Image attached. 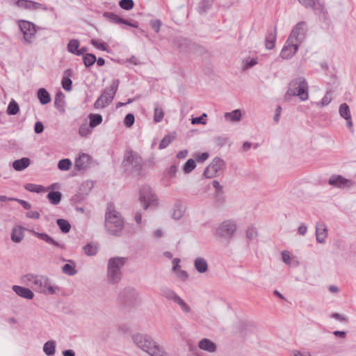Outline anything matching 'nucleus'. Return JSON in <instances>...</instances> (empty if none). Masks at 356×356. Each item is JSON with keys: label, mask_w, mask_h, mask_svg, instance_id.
<instances>
[{"label": "nucleus", "mask_w": 356, "mask_h": 356, "mask_svg": "<svg viewBox=\"0 0 356 356\" xmlns=\"http://www.w3.org/2000/svg\"><path fill=\"white\" fill-rule=\"evenodd\" d=\"M106 230L111 235L120 236L124 228V222L113 205H109L105 214Z\"/></svg>", "instance_id": "1"}, {"label": "nucleus", "mask_w": 356, "mask_h": 356, "mask_svg": "<svg viewBox=\"0 0 356 356\" xmlns=\"http://www.w3.org/2000/svg\"><path fill=\"white\" fill-rule=\"evenodd\" d=\"M309 86L307 80L303 76H297L293 79L288 85L287 91L284 98L297 96L301 101H306L309 98Z\"/></svg>", "instance_id": "2"}, {"label": "nucleus", "mask_w": 356, "mask_h": 356, "mask_svg": "<svg viewBox=\"0 0 356 356\" xmlns=\"http://www.w3.org/2000/svg\"><path fill=\"white\" fill-rule=\"evenodd\" d=\"M127 258L122 257H111L108 261L107 280L109 284H115L122 279V268L127 262Z\"/></svg>", "instance_id": "3"}, {"label": "nucleus", "mask_w": 356, "mask_h": 356, "mask_svg": "<svg viewBox=\"0 0 356 356\" xmlns=\"http://www.w3.org/2000/svg\"><path fill=\"white\" fill-rule=\"evenodd\" d=\"M33 290L38 293L54 294L55 289L51 284L49 279L42 275L28 274L25 276Z\"/></svg>", "instance_id": "4"}, {"label": "nucleus", "mask_w": 356, "mask_h": 356, "mask_svg": "<svg viewBox=\"0 0 356 356\" xmlns=\"http://www.w3.org/2000/svg\"><path fill=\"white\" fill-rule=\"evenodd\" d=\"M118 300L120 304L127 308H132L141 303L138 291L131 286L124 287L118 294Z\"/></svg>", "instance_id": "5"}, {"label": "nucleus", "mask_w": 356, "mask_h": 356, "mask_svg": "<svg viewBox=\"0 0 356 356\" xmlns=\"http://www.w3.org/2000/svg\"><path fill=\"white\" fill-rule=\"evenodd\" d=\"M122 165L127 171L139 174L143 166V160L137 152L128 150L124 154Z\"/></svg>", "instance_id": "6"}, {"label": "nucleus", "mask_w": 356, "mask_h": 356, "mask_svg": "<svg viewBox=\"0 0 356 356\" xmlns=\"http://www.w3.org/2000/svg\"><path fill=\"white\" fill-rule=\"evenodd\" d=\"M119 80L114 79L112 84L106 88L94 104L95 108H104L112 102L119 86Z\"/></svg>", "instance_id": "7"}, {"label": "nucleus", "mask_w": 356, "mask_h": 356, "mask_svg": "<svg viewBox=\"0 0 356 356\" xmlns=\"http://www.w3.org/2000/svg\"><path fill=\"white\" fill-rule=\"evenodd\" d=\"M134 343L149 355L159 347V345L147 334H136L132 337Z\"/></svg>", "instance_id": "8"}, {"label": "nucleus", "mask_w": 356, "mask_h": 356, "mask_svg": "<svg viewBox=\"0 0 356 356\" xmlns=\"http://www.w3.org/2000/svg\"><path fill=\"white\" fill-rule=\"evenodd\" d=\"M236 230V225L235 222L227 220L219 225L216 230V235L218 237L229 239L231 238Z\"/></svg>", "instance_id": "9"}, {"label": "nucleus", "mask_w": 356, "mask_h": 356, "mask_svg": "<svg viewBox=\"0 0 356 356\" xmlns=\"http://www.w3.org/2000/svg\"><path fill=\"white\" fill-rule=\"evenodd\" d=\"M139 200L145 210L150 206H156L157 199L156 195L152 193V189L148 186H143L140 188Z\"/></svg>", "instance_id": "10"}, {"label": "nucleus", "mask_w": 356, "mask_h": 356, "mask_svg": "<svg viewBox=\"0 0 356 356\" xmlns=\"http://www.w3.org/2000/svg\"><path fill=\"white\" fill-rule=\"evenodd\" d=\"M19 27L23 33L24 42L27 44L32 43L37 32L35 25L29 21L20 20L19 22Z\"/></svg>", "instance_id": "11"}, {"label": "nucleus", "mask_w": 356, "mask_h": 356, "mask_svg": "<svg viewBox=\"0 0 356 356\" xmlns=\"http://www.w3.org/2000/svg\"><path fill=\"white\" fill-rule=\"evenodd\" d=\"M226 166L224 160L219 157H215L212 162L205 168L204 175L207 178H211L222 172Z\"/></svg>", "instance_id": "12"}, {"label": "nucleus", "mask_w": 356, "mask_h": 356, "mask_svg": "<svg viewBox=\"0 0 356 356\" xmlns=\"http://www.w3.org/2000/svg\"><path fill=\"white\" fill-rule=\"evenodd\" d=\"M305 33L306 23L300 22L294 26L289 38H290V40H293L300 44L303 41Z\"/></svg>", "instance_id": "13"}, {"label": "nucleus", "mask_w": 356, "mask_h": 356, "mask_svg": "<svg viewBox=\"0 0 356 356\" xmlns=\"http://www.w3.org/2000/svg\"><path fill=\"white\" fill-rule=\"evenodd\" d=\"M298 46V43L293 40H290V38H288L281 51L280 56L284 59L291 58L296 53Z\"/></svg>", "instance_id": "14"}, {"label": "nucleus", "mask_w": 356, "mask_h": 356, "mask_svg": "<svg viewBox=\"0 0 356 356\" xmlns=\"http://www.w3.org/2000/svg\"><path fill=\"white\" fill-rule=\"evenodd\" d=\"M330 185L341 188H350L353 187L355 182L350 179H346L341 175H332L329 179Z\"/></svg>", "instance_id": "15"}, {"label": "nucleus", "mask_w": 356, "mask_h": 356, "mask_svg": "<svg viewBox=\"0 0 356 356\" xmlns=\"http://www.w3.org/2000/svg\"><path fill=\"white\" fill-rule=\"evenodd\" d=\"M15 4L17 7L26 9L29 10H47L49 8L44 4L40 3L38 2L30 1V0H17L15 2Z\"/></svg>", "instance_id": "16"}, {"label": "nucleus", "mask_w": 356, "mask_h": 356, "mask_svg": "<svg viewBox=\"0 0 356 356\" xmlns=\"http://www.w3.org/2000/svg\"><path fill=\"white\" fill-rule=\"evenodd\" d=\"M298 1L305 8H313L316 14L324 13L323 5L319 0H298Z\"/></svg>", "instance_id": "17"}, {"label": "nucleus", "mask_w": 356, "mask_h": 356, "mask_svg": "<svg viewBox=\"0 0 356 356\" xmlns=\"http://www.w3.org/2000/svg\"><path fill=\"white\" fill-rule=\"evenodd\" d=\"M103 16L109 20L110 22L114 23V24H123L127 26H130L134 28H137L138 25L135 24H132L131 22H129L128 20L124 19L121 18L120 16L116 15L114 13L111 12H105L103 15Z\"/></svg>", "instance_id": "18"}, {"label": "nucleus", "mask_w": 356, "mask_h": 356, "mask_svg": "<svg viewBox=\"0 0 356 356\" xmlns=\"http://www.w3.org/2000/svg\"><path fill=\"white\" fill-rule=\"evenodd\" d=\"M26 231H28L30 234H33V236L38 237V238L45 241L49 245H52L55 247L62 248V245L58 242L56 241L54 238H52L46 233H39L32 229H27Z\"/></svg>", "instance_id": "19"}, {"label": "nucleus", "mask_w": 356, "mask_h": 356, "mask_svg": "<svg viewBox=\"0 0 356 356\" xmlns=\"http://www.w3.org/2000/svg\"><path fill=\"white\" fill-rule=\"evenodd\" d=\"M327 236V229L324 222H318L316 225V238L318 243H323Z\"/></svg>", "instance_id": "20"}, {"label": "nucleus", "mask_w": 356, "mask_h": 356, "mask_svg": "<svg viewBox=\"0 0 356 356\" xmlns=\"http://www.w3.org/2000/svg\"><path fill=\"white\" fill-rule=\"evenodd\" d=\"M198 347L200 349L210 353H213L217 350L216 344L207 338H204L199 341Z\"/></svg>", "instance_id": "21"}, {"label": "nucleus", "mask_w": 356, "mask_h": 356, "mask_svg": "<svg viewBox=\"0 0 356 356\" xmlns=\"http://www.w3.org/2000/svg\"><path fill=\"white\" fill-rule=\"evenodd\" d=\"M13 290L17 296L28 300H31L34 297L33 291L26 287L14 285L13 286Z\"/></svg>", "instance_id": "22"}, {"label": "nucleus", "mask_w": 356, "mask_h": 356, "mask_svg": "<svg viewBox=\"0 0 356 356\" xmlns=\"http://www.w3.org/2000/svg\"><path fill=\"white\" fill-rule=\"evenodd\" d=\"M90 157L87 154H81L79 158L76 159L74 167L76 169L81 170H85L89 165Z\"/></svg>", "instance_id": "23"}, {"label": "nucleus", "mask_w": 356, "mask_h": 356, "mask_svg": "<svg viewBox=\"0 0 356 356\" xmlns=\"http://www.w3.org/2000/svg\"><path fill=\"white\" fill-rule=\"evenodd\" d=\"M185 211V207L181 201L177 200L172 208V218L175 220H179L183 216Z\"/></svg>", "instance_id": "24"}, {"label": "nucleus", "mask_w": 356, "mask_h": 356, "mask_svg": "<svg viewBox=\"0 0 356 356\" xmlns=\"http://www.w3.org/2000/svg\"><path fill=\"white\" fill-rule=\"evenodd\" d=\"M24 228L22 226H16L13 229L11 240L15 243H20L24 238ZM27 229H26V230Z\"/></svg>", "instance_id": "25"}, {"label": "nucleus", "mask_w": 356, "mask_h": 356, "mask_svg": "<svg viewBox=\"0 0 356 356\" xmlns=\"http://www.w3.org/2000/svg\"><path fill=\"white\" fill-rule=\"evenodd\" d=\"M194 267L200 273H204L208 270V264L203 257H197L194 261Z\"/></svg>", "instance_id": "26"}, {"label": "nucleus", "mask_w": 356, "mask_h": 356, "mask_svg": "<svg viewBox=\"0 0 356 356\" xmlns=\"http://www.w3.org/2000/svg\"><path fill=\"white\" fill-rule=\"evenodd\" d=\"M277 38V29L275 27L272 31L268 33L266 37V47L267 49H273L275 47V43Z\"/></svg>", "instance_id": "27"}, {"label": "nucleus", "mask_w": 356, "mask_h": 356, "mask_svg": "<svg viewBox=\"0 0 356 356\" xmlns=\"http://www.w3.org/2000/svg\"><path fill=\"white\" fill-rule=\"evenodd\" d=\"M65 95L61 91L58 92L56 94L54 98V105L55 107L60 112L63 113L65 111Z\"/></svg>", "instance_id": "28"}, {"label": "nucleus", "mask_w": 356, "mask_h": 356, "mask_svg": "<svg viewBox=\"0 0 356 356\" xmlns=\"http://www.w3.org/2000/svg\"><path fill=\"white\" fill-rule=\"evenodd\" d=\"M30 165V159L26 157L15 160L13 163V168L17 171H22Z\"/></svg>", "instance_id": "29"}, {"label": "nucleus", "mask_w": 356, "mask_h": 356, "mask_svg": "<svg viewBox=\"0 0 356 356\" xmlns=\"http://www.w3.org/2000/svg\"><path fill=\"white\" fill-rule=\"evenodd\" d=\"M224 117L229 122H238L241 118V111L239 109H236L232 112L225 113Z\"/></svg>", "instance_id": "30"}, {"label": "nucleus", "mask_w": 356, "mask_h": 356, "mask_svg": "<svg viewBox=\"0 0 356 356\" xmlns=\"http://www.w3.org/2000/svg\"><path fill=\"white\" fill-rule=\"evenodd\" d=\"M43 352L47 356H54L56 353V342L54 340L45 342L43 346Z\"/></svg>", "instance_id": "31"}, {"label": "nucleus", "mask_w": 356, "mask_h": 356, "mask_svg": "<svg viewBox=\"0 0 356 356\" xmlns=\"http://www.w3.org/2000/svg\"><path fill=\"white\" fill-rule=\"evenodd\" d=\"M38 98L42 104H47L51 101L50 95L44 88H40L38 90Z\"/></svg>", "instance_id": "32"}, {"label": "nucleus", "mask_w": 356, "mask_h": 356, "mask_svg": "<svg viewBox=\"0 0 356 356\" xmlns=\"http://www.w3.org/2000/svg\"><path fill=\"white\" fill-rule=\"evenodd\" d=\"M226 201V197L224 191H216L214 194V204L216 207L223 206Z\"/></svg>", "instance_id": "33"}, {"label": "nucleus", "mask_w": 356, "mask_h": 356, "mask_svg": "<svg viewBox=\"0 0 356 356\" xmlns=\"http://www.w3.org/2000/svg\"><path fill=\"white\" fill-rule=\"evenodd\" d=\"M61 197L62 194L59 191H51L47 194L49 201L54 205L59 204Z\"/></svg>", "instance_id": "34"}, {"label": "nucleus", "mask_w": 356, "mask_h": 356, "mask_svg": "<svg viewBox=\"0 0 356 356\" xmlns=\"http://www.w3.org/2000/svg\"><path fill=\"white\" fill-rule=\"evenodd\" d=\"M90 127L92 129L102 122V116L100 114L90 113L88 115Z\"/></svg>", "instance_id": "35"}, {"label": "nucleus", "mask_w": 356, "mask_h": 356, "mask_svg": "<svg viewBox=\"0 0 356 356\" xmlns=\"http://www.w3.org/2000/svg\"><path fill=\"white\" fill-rule=\"evenodd\" d=\"M161 294L163 297H165L168 300H172L175 302L177 300V298H179V296L172 289L168 288H163L161 289Z\"/></svg>", "instance_id": "36"}, {"label": "nucleus", "mask_w": 356, "mask_h": 356, "mask_svg": "<svg viewBox=\"0 0 356 356\" xmlns=\"http://www.w3.org/2000/svg\"><path fill=\"white\" fill-rule=\"evenodd\" d=\"M85 254L88 256H94L97 253V246L93 243H89L83 247Z\"/></svg>", "instance_id": "37"}, {"label": "nucleus", "mask_w": 356, "mask_h": 356, "mask_svg": "<svg viewBox=\"0 0 356 356\" xmlns=\"http://www.w3.org/2000/svg\"><path fill=\"white\" fill-rule=\"evenodd\" d=\"M339 112L340 115L345 120H349L351 117L349 106L346 103L340 105Z\"/></svg>", "instance_id": "38"}, {"label": "nucleus", "mask_w": 356, "mask_h": 356, "mask_svg": "<svg viewBox=\"0 0 356 356\" xmlns=\"http://www.w3.org/2000/svg\"><path fill=\"white\" fill-rule=\"evenodd\" d=\"M56 223L62 232L66 234L70 231L71 225L65 219H58Z\"/></svg>", "instance_id": "39"}, {"label": "nucleus", "mask_w": 356, "mask_h": 356, "mask_svg": "<svg viewBox=\"0 0 356 356\" xmlns=\"http://www.w3.org/2000/svg\"><path fill=\"white\" fill-rule=\"evenodd\" d=\"M71 262L72 263V264H65L62 267L63 273L64 274H66V275H70V276L74 275L77 273V270L75 269L74 264L72 261H71Z\"/></svg>", "instance_id": "40"}, {"label": "nucleus", "mask_w": 356, "mask_h": 356, "mask_svg": "<svg viewBox=\"0 0 356 356\" xmlns=\"http://www.w3.org/2000/svg\"><path fill=\"white\" fill-rule=\"evenodd\" d=\"M163 116L164 113L163 109L159 106L158 103H156L154 106V120L156 122H159L163 120Z\"/></svg>", "instance_id": "41"}, {"label": "nucleus", "mask_w": 356, "mask_h": 356, "mask_svg": "<svg viewBox=\"0 0 356 356\" xmlns=\"http://www.w3.org/2000/svg\"><path fill=\"white\" fill-rule=\"evenodd\" d=\"M19 108L18 104L13 99H12L7 108V113L8 115H15L19 112Z\"/></svg>", "instance_id": "42"}, {"label": "nucleus", "mask_w": 356, "mask_h": 356, "mask_svg": "<svg viewBox=\"0 0 356 356\" xmlns=\"http://www.w3.org/2000/svg\"><path fill=\"white\" fill-rule=\"evenodd\" d=\"M79 47V41L77 39H72L67 44V51L70 53L76 54Z\"/></svg>", "instance_id": "43"}, {"label": "nucleus", "mask_w": 356, "mask_h": 356, "mask_svg": "<svg viewBox=\"0 0 356 356\" xmlns=\"http://www.w3.org/2000/svg\"><path fill=\"white\" fill-rule=\"evenodd\" d=\"M83 60L86 67H89L96 62L97 58L93 54H86L83 56Z\"/></svg>", "instance_id": "44"}, {"label": "nucleus", "mask_w": 356, "mask_h": 356, "mask_svg": "<svg viewBox=\"0 0 356 356\" xmlns=\"http://www.w3.org/2000/svg\"><path fill=\"white\" fill-rule=\"evenodd\" d=\"M175 138V135H166L159 143V149L167 147Z\"/></svg>", "instance_id": "45"}, {"label": "nucleus", "mask_w": 356, "mask_h": 356, "mask_svg": "<svg viewBox=\"0 0 356 356\" xmlns=\"http://www.w3.org/2000/svg\"><path fill=\"white\" fill-rule=\"evenodd\" d=\"M196 167L195 161L193 159H188L183 166V170L186 174L191 172Z\"/></svg>", "instance_id": "46"}, {"label": "nucleus", "mask_w": 356, "mask_h": 356, "mask_svg": "<svg viewBox=\"0 0 356 356\" xmlns=\"http://www.w3.org/2000/svg\"><path fill=\"white\" fill-rule=\"evenodd\" d=\"M72 161L68 159H63L58 161V168L60 170H68L72 166Z\"/></svg>", "instance_id": "47"}, {"label": "nucleus", "mask_w": 356, "mask_h": 356, "mask_svg": "<svg viewBox=\"0 0 356 356\" xmlns=\"http://www.w3.org/2000/svg\"><path fill=\"white\" fill-rule=\"evenodd\" d=\"M25 189L30 191L39 193L44 190V188L41 185H36L34 184H27L25 186Z\"/></svg>", "instance_id": "48"}, {"label": "nucleus", "mask_w": 356, "mask_h": 356, "mask_svg": "<svg viewBox=\"0 0 356 356\" xmlns=\"http://www.w3.org/2000/svg\"><path fill=\"white\" fill-rule=\"evenodd\" d=\"M119 6L124 10H129L134 8V3L133 0H120Z\"/></svg>", "instance_id": "49"}, {"label": "nucleus", "mask_w": 356, "mask_h": 356, "mask_svg": "<svg viewBox=\"0 0 356 356\" xmlns=\"http://www.w3.org/2000/svg\"><path fill=\"white\" fill-rule=\"evenodd\" d=\"M92 127H90V124H83L80 126L79 129V133L81 136H87L92 131Z\"/></svg>", "instance_id": "50"}, {"label": "nucleus", "mask_w": 356, "mask_h": 356, "mask_svg": "<svg viewBox=\"0 0 356 356\" xmlns=\"http://www.w3.org/2000/svg\"><path fill=\"white\" fill-rule=\"evenodd\" d=\"M175 302L179 305L182 311L185 313H189L191 312V307L180 297L177 298Z\"/></svg>", "instance_id": "51"}, {"label": "nucleus", "mask_w": 356, "mask_h": 356, "mask_svg": "<svg viewBox=\"0 0 356 356\" xmlns=\"http://www.w3.org/2000/svg\"><path fill=\"white\" fill-rule=\"evenodd\" d=\"M135 121L134 115L132 113H128L124 118V124L127 127H131Z\"/></svg>", "instance_id": "52"}, {"label": "nucleus", "mask_w": 356, "mask_h": 356, "mask_svg": "<svg viewBox=\"0 0 356 356\" xmlns=\"http://www.w3.org/2000/svg\"><path fill=\"white\" fill-rule=\"evenodd\" d=\"M90 43L92 45L99 50L107 51L106 44L104 43L99 42L97 40L92 39L91 40Z\"/></svg>", "instance_id": "53"}, {"label": "nucleus", "mask_w": 356, "mask_h": 356, "mask_svg": "<svg viewBox=\"0 0 356 356\" xmlns=\"http://www.w3.org/2000/svg\"><path fill=\"white\" fill-rule=\"evenodd\" d=\"M72 81L69 78H63L62 80V86L66 91H70L72 90Z\"/></svg>", "instance_id": "54"}, {"label": "nucleus", "mask_w": 356, "mask_h": 356, "mask_svg": "<svg viewBox=\"0 0 356 356\" xmlns=\"http://www.w3.org/2000/svg\"><path fill=\"white\" fill-rule=\"evenodd\" d=\"M331 317L343 323H347L348 321V318L346 316L337 312L332 313Z\"/></svg>", "instance_id": "55"}, {"label": "nucleus", "mask_w": 356, "mask_h": 356, "mask_svg": "<svg viewBox=\"0 0 356 356\" xmlns=\"http://www.w3.org/2000/svg\"><path fill=\"white\" fill-rule=\"evenodd\" d=\"M257 235V230H256L255 228H254V227H249L247 229L246 236H247V238L248 239L252 240L254 238H256Z\"/></svg>", "instance_id": "56"}, {"label": "nucleus", "mask_w": 356, "mask_h": 356, "mask_svg": "<svg viewBox=\"0 0 356 356\" xmlns=\"http://www.w3.org/2000/svg\"><path fill=\"white\" fill-rule=\"evenodd\" d=\"M227 143V138L224 136H218L215 138V143L216 146L221 147Z\"/></svg>", "instance_id": "57"}, {"label": "nucleus", "mask_w": 356, "mask_h": 356, "mask_svg": "<svg viewBox=\"0 0 356 356\" xmlns=\"http://www.w3.org/2000/svg\"><path fill=\"white\" fill-rule=\"evenodd\" d=\"M209 154L207 152H204L202 154H197L195 155V158L196 161L199 163L204 162L209 158Z\"/></svg>", "instance_id": "58"}, {"label": "nucleus", "mask_w": 356, "mask_h": 356, "mask_svg": "<svg viewBox=\"0 0 356 356\" xmlns=\"http://www.w3.org/2000/svg\"><path fill=\"white\" fill-rule=\"evenodd\" d=\"M207 115L206 113H203L201 116L200 117H197V118H192V120H191V123L193 124H206V122L203 120V119L204 118H206Z\"/></svg>", "instance_id": "59"}, {"label": "nucleus", "mask_w": 356, "mask_h": 356, "mask_svg": "<svg viewBox=\"0 0 356 356\" xmlns=\"http://www.w3.org/2000/svg\"><path fill=\"white\" fill-rule=\"evenodd\" d=\"M149 24L152 26V28L156 32L158 33L160 30V27H161V22L160 20L159 19H152L150 22H149Z\"/></svg>", "instance_id": "60"}, {"label": "nucleus", "mask_w": 356, "mask_h": 356, "mask_svg": "<svg viewBox=\"0 0 356 356\" xmlns=\"http://www.w3.org/2000/svg\"><path fill=\"white\" fill-rule=\"evenodd\" d=\"M151 356H170L168 353L165 352L163 348L159 346L152 353Z\"/></svg>", "instance_id": "61"}, {"label": "nucleus", "mask_w": 356, "mask_h": 356, "mask_svg": "<svg viewBox=\"0 0 356 356\" xmlns=\"http://www.w3.org/2000/svg\"><path fill=\"white\" fill-rule=\"evenodd\" d=\"M243 63H244L243 68L245 70L254 66L257 63V60L255 58H252L250 60H244Z\"/></svg>", "instance_id": "62"}, {"label": "nucleus", "mask_w": 356, "mask_h": 356, "mask_svg": "<svg viewBox=\"0 0 356 356\" xmlns=\"http://www.w3.org/2000/svg\"><path fill=\"white\" fill-rule=\"evenodd\" d=\"M11 200L19 203L23 207V208L26 210H29L31 208V205L28 202H26L24 200H20L18 198L11 199Z\"/></svg>", "instance_id": "63"}, {"label": "nucleus", "mask_w": 356, "mask_h": 356, "mask_svg": "<svg viewBox=\"0 0 356 356\" xmlns=\"http://www.w3.org/2000/svg\"><path fill=\"white\" fill-rule=\"evenodd\" d=\"M211 6L209 0H203L200 3V9L201 12H205Z\"/></svg>", "instance_id": "64"}]
</instances>
